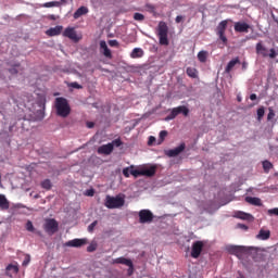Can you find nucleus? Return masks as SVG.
Returning a JSON list of instances; mask_svg holds the SVG:
<instances>
[{"label":"nucleus","mask_w":278,"mask_h":278,"mask_svg":"<svg viewBox=\"0 0 278 278\" xmlns=\"http://www.w3.org/2000/svg\"><path fill=\"white\" fill-rule=\"evenodd\" d=\"M55 114L60 117L67 118L71 114L68 100L64 97H58L54 100Z\"/></svg>","instance_id":"f257e3e1"},{"label":"nucleus","mask_w":278,"mask_h":278,"mask_svg":"<svg viewBox=\"0 0 278 278\" xmlns=\"http://www.w3.org/2000/svg\"><path fill=\"white\" fill-rule=\"evenodd\" d=\"M159 38H160V45L162 46H168V26L165 24V22H160L159 24Z\"/></svg>","instance_id":"f03ea898"},{"label":"nucleus","mask_w":278,"mask_h":278,"mask_svg":"<svg viewBox=\"0 0 278 278\" xmlns=\"http://www.w3.org/2000/svg\"><path fill=\"white\" fill-rule=\"evenodd\" d=\"M123 205H125V199L118 197L112 198L108 195L106 202H104V206H106L109 210L121 208Z\"/></svg>","instance_id":"7ed1b4c3"},{"label":"nucleus","mask_w":278,"mask_h":278,"mask_svg":"<svg viewBox=\"0 0 278 278\" xmlns=\"http://www.w3.org/2000/svg\"><path fill=\"white\" fill-rule=\"evenodd\" d=\"M189 113H190V110L187 109L186 105H180L175 109H172V112L169 113V115L165 117V121H174L176 116L180 114H182L184 116H188Z\"/></svg>","instance_id":"20e7f679"},{"label":"nucleus","mask_w":278,"mask_h":278,"mask_svg":"<svg viewBox=\"0 0 278 278\" xmlns=\"http://www.w3.org/2000/svg\"><path fill=\"white\" fill-rule=\"evenodd\" d=\"M112 264H122L124 266H127V275L128 277H131L135 271L134 263L130 258L127 257H116L113 260Z\"/></svg>","instance_id":"39448f33"},{"label":"nucleus","mask_w":278,"mask_h":278,"mask_svg":"<svg viewBox=\"0 0 278 278\" xmlns=\"http://www.w3.org/2000/svg\"><path fill=\"white\" fill-rule=\"evenodd\" d=\"M256 53L257 55H262L263 58L276 59L277 52L275 49H269V54H267V49L265 46L260 41L256 43Z\"/></svg>","instance_id":"423d86ee"},{"label":"nucleus","mask_w":278,"mask_h":278,"mask_svg":"<svg viewBox=\"0 0 278 278\" xmlns=\"http://www.w3.org/2000/svg\"><path fill=\"white\" fill-rule=\"evenodd\" d=\"M154 215L152 211L141 210L139 211V223L140 224H151L153 223Z\"/></svg>","instance_id":"0eeeda50"},{"label":"nucleus","mask_w":278,"mask_h":278,"mask_svg":"<svg viewBox=\"0 0 278 278\" xmlns=\"http://www.w3.org/2000/svg\"><path fill=\"white\" fill-rule=\"evenodd\" d=\"M205 247L202 240L194 241L191 248V256L197 260L201 256L202 250Z\"/></svg>","instance_id":"6e6552de"},{"label":"nucleus","mask_w":278,"mask_h":278,"mask_svg":"<svg viewBox=\"0 0 278 278\" xmlns=\"http://www.w3.org/2000/svg\"><path fill=\"white\" fill-rule=\"evenodd\" d=\"M63 37L68 38L74 42H79L83 39L81 36H78L77 31L73 27H66L63 31Z\"/></svg>","instance_id":"1a4fd4ad"},{"label":"nucleus","mask_w":278,"mask_h":278,"mask_svg":"<svg viewBox=\"0 0 278 278\" xmlns=\"http://www.w3.org/2000/svg\"><path fill=\"white\" fill-rule=\"evenodd\" d=\"M59 230V224L55 219H46L45 231L49 235H55Z\"/></svg>","instance_id":"9d476101"},{"label":"nucleus","mask_w":278,"mask_h":278,"mask_svg":"<svg viewBox=\"0 0 278 278\" xmlns=\"http://www.w3.org/2000/svg\"><path fill=\"white\" fill-rule=\"evenodd\" d=\"M86 243H88L87 239H74L65 242L64 247L66 248H83Z\"/></svg>","instance_id":"9b49d317"},{"label":"nucleus","mask_w":278,"mask_h":278,"mask_svg":"<svg viewBox=\"0 0 278 278\" xmlns=\"http://www.w3.org/2000/svg\"><path fill=\"white\" fill-rule=\"evenodd\" d=\"M228 252L231 254V255H235V256H242V254L245 252V248L244 247H240V245H229L228 247Z\"/></svg>","instance_id":"f8f14e48"},{"label":"nucleus","mask_w":278,"mask_h":278,"mask_svg":"<svg viewBox=\"0 0 278 278\" xmlns=\"http://www.w3.org/2000/svg\"><path fill=\"white\" fill-rule=\"evenodd\" d=\"M112 152H114L113 143L103 144L100 148H98V154L110 155L112 154Z\"/></svg>","instance_id":"ddd939ff"},{"label":"nucleus","mask_w":278,"mask_h":278,"mask_svg":"<svg viewBox=\"0 0 278 278\" xmlns=\"http://www.w3.org/2000/svg\"><path fill=\"white\" fill-rule=\"evenodd\" d=\"M185 149H186V144L181 143L180 147L170 149V150L166 151L165 154L169 157H176L177 155L182 153L185 151Z\"/></svg>","instance_id":"4468645a"},{"label":"nucleus","mask_w":278,"mask_h":278,"mask_svg":"<svg viewBox=\"0 0 278 278\" xmlns=\"http://www.w3.org/2000/svg\"><path fill=\"white\" fill-rule=\"evenodd\" d=\"M250 28H251V26L249 24L243 23V22H237L235 24V31L240 33V34L249 33Z\"/></svg>","instance_id":"2eb2a0df"},{"label":"nucleus","mask_w":278,"mask_h":278,"mask_svg":"<svg viewBox=\"0 0 278 278\" xmlns=\"http://www.w3.org/2000/svg\"><path fill=\"white\" fill-rule=\"evenodd\" d=\"M63 31V26H55L52 28H49L48 30H46V36L49 37H55V36H60Z\"/></svg>","instance_id":"dca6fc26"},{"label":"nucleus","mask_w":278,"mask_h":278,"mask_svg":"<svg viewBox=\"0 0 278 278\" xmlns=\"http://www.w3.org/2000/svg\"><path fill=\"white\" fill-rule=\"evenodd\" d=\"M240 64V59L235 58L228 62V65L225 67V74H230L236 65Z\"/></svg>","instance_id":"f3484780"},{"label":"nucleus","mask_w":278,"mask_h":278,"mask_svg":"<svg viewBox=\"0 0 278 278\" xmlns=\"http://www.w3.org/2000/svg\"><path fill=\"white\" fill-rule=\"evenodd\" d=\"M100 49H101V53L103 54V56H106L108 59H112V52L108 48L105 41H100Z\"/></svg>","instance_id":"a211bd4d"},{"label":"nucleus","mask_w":278,"mask_h":278,"mask_svg":"<svg viewBox=\"0 0 278 278\" xmlns=\"http://www.w3.org/2000/svg\"><path fill=\"white\" fill-rule=\"evenodd\" d=\"M257 240H269L270 239V230H265L264 228H262L261 230H258V233L256 236Z\"/></svg>","instance_id":"6ab92c4d"},{"label":"nucleus","mask_w":278,"mask_h":278,"mask_svg":"<svg viewBox=\"0 0 278 278\" xmlns=\"http://www.w3.org/2000/svg\"><path fill=\"white\" fill-rule=\"evenodd\" d=\"M142 175L147 177H153L155 175V172H157V166L152 165L149 168H141Z\"/></svg>","instance_id":"aec40b11"},{"label":"nucleus","mask_w":278,"mask_h":278,"mask_svg":"<svg viewBox=\"0 0 278 278\" xmlns=\"http://www.w3.org/2000/svg\"><path fill=\"white\" fill-rule=\"evenodd\" d=\"M89 13V9L87 7H79V9H77L74 13V18H80L83 15L88 14Z\"/></svg>","instance_id":"412c9836"},{"label":"nucleus","mask_w":278,"mask_h":278,"mask_svg":"<svg viewBox=\"0 0 278 278\" xmlns=\"http://www.w3.org/2000/svg\"><path fill=\"white\" fill-rule=\"evenodd\" d=\"M10 208V202L8 200V198H5L4 194L0 193V210L4 211V210H9Z\"/></svg>","instance_id":"4be33fe9"},{"label":"nucleus","mask_w":278,"mask_h":278,"mask_svg":"<svg viewBox=\"0 0 278 278\" xmlns=\"http://www.w3.org/2000/svg\"><path fill=\"white\" fill-rule=\"evenodd\" d=\"M227 20L222 21L217 26V35H225V31L227 30Z\"/></svg>","instance_id":"5701e85b"},{"label":"nucleus","mask_w":278,"mask_h":278,"mask_svg":"<svg viewBox=\"0 0 278 278\" xmlns=\"http://www.w3.org/2000/svg\"><path fill=\"white\" fill-rule=\"evenodd\" d=\"M245 202L250 205L262 206V201L260 198L247 197Z\"/></svg>","instance_id":"b1692460"},{"label":"nucleus","mask_w":278,"mask_h":278,"mask_svg":"<svg viewBox=\"0 0 278 278\" xmlns=\"http://www.w3.org/2000/svg\"><path fill=\"white\" fill-rule=\"evenodd\" d=\"M143 50L140 48H135L132 52H130V58L132 59H141L143 56Z\"/></svg>","instance_id":"393cba45"},{"label":"nucleus","mask_w":278,"mask_h":278,"mask_svg":"<svg viewBox=\"0 0 278 278\" xmlns=\"http://www.w3.org/2000/svg\"><path fill=\"white\" fill-rule=\"evenodd\" d=\"M236 218H240L241 220H250L253 218V215L247 214L244 212H237Z\"/></svg>","instance_id":"a878e982"},{"label":"nucleus","mask_w":278,"mask_h":278,"mask_svg":"<svg viewBox=\"0 0 278 278\" xmlns=\"http://www.w3.org/2000/svg\"><path fill=\"white\" fill-rule=\"evenodd\" d=\"M186 73L189 78H198V71L195 67H187Z\"/></svg>","instance_id":"bb28decb"},{"label":"nucleus","mask_w":278,"mask_h":278,"mask_svg":"<svg viewBox=\"0 0 278 278\" xmlns=\"http://www.w3.org/2000/svg\"><path fill=\"white\" fill-rule=\"evenodd\" d=\"M198 60L200 63H205L207 61V51H200L198 53Z\"/></svg>","instance_id":"cd10ccee"},{"label":"nucleus","mask_w":278,"mask_h":278,"mask_svg":"<svg viewBox=\"0 0 278 278\" xmlns=\"http://www.w3.org/2000/svg\"><path fill=\"white\" fill-rule=\"evenodd\" d=\"M262 165H263V170L266 174H269L270 169L273 168V164L269 161L265 160L263 161Z\"/></svg>","instance_id":"c85d7f7f"},{"label":"nucleus","mask_w":278,"mask_h":278,"mask_svg":"<svg viewBox=\"0 0 278 278\" xmlns=\"http://www.w3.org/2000/svg\"><path fill=\"white\" fill-rule=\"evenodd\" d=\"M41 188H43L45 190L49 191L52 189V182L49 179H45L41 181Z\"/></svg>","instance_id":"c756f323"},{"label":"nucleus","mask_w":278,"mask_h":278,"mask_svg":"<svg viewBox=\"0 0 278 278\" xmlns=\"http://www.w3.org/2000/svg\"><path fill=\"white\" fill-rule=\"evenodd\" d=\"M265 116L264 106L257 109V121H261Z\"/></svg>","instance_id":"7c9ffc66"},{"label":"nucleus","mask_w":278,"mask_h":278,"mask_svg":"<svg viewBox=\"0 0 278 278\" xmlns=\"http://www.w3.org/2000/svg\"><path fill=\"white\" fill-rule=\"evenodd\" d=\"M98 244L96 242H91L89 247H87V252L92 253L96 252Z\"/></svg>","instance_id":"2f4dec72"},{"label":"nucleus","mask_w":278,"mask_h":278,"mask_svg":"<svg viewBox=\"0 0 278 278\" xmlns=\"http://www.w3.org/2000/svg\"><path fill=\"white\" fill-rule=\"evenodd\" d=\"M20 66H21V64L17 63V64H15V66L11 67L9 70L10 74H12V75L18 74V70H16V68H18Z\"/></svg>","instance_id":"473e14b6"},{"label":"nucleus","mask_w":278,"mask_h":278,"mask_svg":"<svg viewBox=\"0 0 278 278\" xmlns=\"http://www.w3.org/2000/svg\"><path fill=\"white\" fill-rule=\"evenodd\" d=\"M130 175H132L134 177L143 176L142 169H132V170H130Z\"/></svg>","instance_id":"72a5a7b5"},{"label":"nucleus","mask_w":278,"mask_h":278,"mask_svg":"<svg viewBox=\"0 0 278 278\" xmlns=\"http://www.w3.org/2000/svg\"><path fill=\"white\" fill-rule=\"evenodd\" d=\"M134 20L138 22H142L144 20V15L141 13H135L134 14Z\"/></svg>","instance_id":"f704fd0d"},{"label":"nucleus","mask_w":278,"mask_h":278,"mask_svg":"<svg viewBox=\"0 0 278 278\" xmlns=\"http://www.w3.org/2000/svg\"><path fill=\"white\" fill-rule=\"evenodd\" d=\"M59 5V2H45L43 8L49 9Z\"/></svg>","instance_id":"c9c22d12"},{"label":"nucleus","mask_w":278,"mask_h":278,"mask_svg":"<svg viewBox=\"0 0 278 278\" xmlns=\"http://www.w3.org/2000/svg\"><path fill=\"white\" fill-rule=\"evenodd\" d=\"M26 230L30 232H35V226H33V223L30 220L26 224Z\"/></svg>","instance_id":"e433bc0d"},{"label":"nucleus","mask_w":278,"mask_h":278,"mask_svg":"<svg viewBox=\"0 0 278 278\" xmlns=\"http://www.w3.org/2000/svg\"><path fill=\"white\" fill-rule=\"evenodd\" d=\"M167 136H168V131L161 130V132H160V140H161V142H163Z\"/></svg>","instance_id":"4c0bfd02"},{"label":"nucleus","mask_w":278,"mask_h":278,"mask_svg":"<svg viewBox=\"0 0 278 278\" xmlns=\"http://www.w3.org/2000/svg\"><path fill=\"white\" fill-rule=\"evenodd\" d=\"M7 270H12L13 273H18V267L16 265H8Z\"/></svg>","instance_id":"58836bf2"},{"label":"nucleus","mask_w":278,"mask_h":278,"mask_svg":"<svg viewBox=\"0 0 278 278\" xmlns=\"http://www.w3.org/2000/svg\"><path fill=\"white\" fill-rule=\"evenodd\" d=\"M70 87L74 88V89H77V90H81L83 89V86L79 85L78 83H70Z\"/></svg>","instance_id":"ea45409f"},{"label":"nucleus","mask_w":278,"mask_h":278,"mask_svg":"<svg viewBox=\"0 0 278 278\" xmlns=\"http://www.w3.org/2000/svg\"><path fill=\"white\" fill-rule=\"evenodd\" d=\"M98 222L93 220L92 224H90L89 228L87 230L91 233L94 231V228L97 227Z\"/></svg>","instance_id":"a19ab883"},{"label":"nucleus","mask_w":278,"mask_h":278,"mask_svg":"<svg viewBox=\"0 0 278 278\" xmlns=\"http://www.w3.org/2000/svg\"><path fill=\"white\" fill-rule=\"evenodd\" d=\"M109 144H113V147H122L123 142L121 139H114L112 143Z\"/></svg>","instance_id":"79ce46f5"},{"label":"nucleus","mask_w":278,"mask_h":278,"mask_svg":"<svg viewBox=\"0 0 278 278\" xmlns=\"http://www.w3.org/2000/svg\"><path fill=\"white\" fill-rule=\"evenodd\" d=\"M217 36L219 37V40L224 42V45H227L228 39L225 34H217Z\"/></svg>","instance_id":"37998d69"},{"label":"nucleus","mask_w":278,"mask_h":278,"mask_svg":"<svg viewBox=\"0 0 278 278\" xmlns=\"http://www.w3.org/2000/svg\"><path fill=\"white\" fill-rule=\"evenodd\" d=\"M267 214H268L269 216H273V215L278 216V207L268 210V211H267Z\"/></svg>","instance_id":"c03bdc74"},{"label":"nucleus","mask_w":278,"mask_h":278,"mask_svg":"<svg viewBox=\"0 0 278 278\" xmlns=\"http://www.w3.org/2000/svg\"><path fill=\"white\" fill-rule=\"evenodd\" d=\"M274 117H275V112L271 109H269L267 121H271Z\"/></svg>","instance_id":"a18cd8bd"},{"label":"nucleus","mask_w":278,"mask_h":278,"mask_svg":"<svg viewBox=\"0 0 278 278\" xmlns=\"http://www.w3.org/2000/svg\"><path fill=\"white\" fill-rule=\"evenodd\" d=\"M109 46H111L112 48H117L118 42L116 40H111V41H109Z\"/></svg>","instance_id":"49530a36"},{"label":"nucleus","mask_w":278,"mask_h":278,"mask_svg":"<svg viewBox=\"0 0 278 278\" xmlns=\"http://www.w3.org/2000/svg\"><path fill=\"white\" fill-rule=\"evenodd\" d=\"M237 227H239L240 229L244 230V231H248L249 230V227L244 224H238Z\"/></svg>","instance_id":"de8ad7c7"},{"label":"nucleus","mask_w":278,"mask_h":278,"mask_svg":"<svg viewBox=\"0 0 278 278\" xmlns=\"http://www.w3.org/2000/svg\"><path fill=\"white\" fill-rule=\"evenodd\" d=\"M129 174H130L129 168L123 169V175H124L125 178H128Z\"/></svg>","instance_id":"09e8293b"},{"label":"nucleus","mask_w":278,"mask_h":278,"mask_svg":"<svg viewBox=\"0 0 278 278\" xmlns=\"http://www.w3.org/2000/svg\"><path fill=\"white\" fill-rule=\"evenodd\" d=\"M29 263H30V256L27 255L26 258H24V261H23V266H26Z\"/></svg>","instance_id":"8fccbe9b"},{"label":"nucleus","mask_w":278,"mask_h":278,"mask_svg":"<svg viewBox=\"0 0 278 278\" xmlns=\"http://www.w3.org/2000/svg\"><path fill=\"white\" fill-rule=\"evenodd\" d=\"M175 21L177 24L181 23L184 21V15H177Z\"/></svg>","instance_id":"3c124183"},{"label":"nucleus","mask_w":278,"mask_h":278,"mask_svg":"<svg viewBox=\"0 0 278 278\" xmlns=\"http://www.w3.org/2000/svg\"><path fill=\"white\" fill-rule=\"evenodd\" d=\"M47 18H48L49 21H56L59 17L55 16V15H53V14H51V15H48Z\"/></svg>","instance_id":"603ef678"},{"label":"nucleus","mask_w":278,"mask_h":278,"mask_svg":"<svg viewBox=\"0 0 278 278\" xmlns=\"http://www.w3.org/2000/svg\"><path fill=\"white\" fill-rule=\"evenodd\" d=\"M247 67H249V63H248V62H242V63H241V68H242V71H245Z\"/></svg>","instance_id":"864d4df0"},{"label":"nucleus","mask_w":278,"mask_h":278,"mask_svg":"<svg viewBox=\"0 0 278 278\" xmlns=\"http://www.w3.org/2000/svg\"><path fill=\"white\" fill-rule=\"evenodd\" d=\"M93 195H94V191L93 190L87 191V197H93Z\"/></svg>","instance_id":"5fc2aeb1"},{"label":"nucleus","mask_w":278,"mask_h":278,"mask_svg":"<svg viewBox=\"0 0 278 278\" xmlns=\"http://www.w3.org/2000/svg\"><path fill=\"white\" fill-rule=\"evenodd\" d=\"M250 99H251V101H255V100H256V94H255V93H252V94L250 96Z\"/></svg>","instance_id":"6e6d98bb"},{"label":"nucleus","mask_w":278,"mask_h":278,"mask_svg":"<svg viewBox=\"0 0 278 278\" xmlns=\"http://www.w3.org/2000/svg\"><path fill=\"white\" fill-rule=\"evenodd\" d=\"M154 141H155V138L151 136V137L149 138V144H152Z\"/></svg>","instance_id":"4d7b16f0"},{"label":"nucleus","mask_w":278,"mask_h":278,"mask_svg":"<svg viewBox=\"0 0 278 278\" xmlns=\"http://www.w3.org/2000/svg\"><path fill=\"white\" fill-rule=\"evenodd\" d=\"M237 278H244V275L242 273H239V277Z\"/></svg>","instance_id":"13d9d810"},{"label":"nucleus","mask_w":278,"mask_h":278,"mask_svg":"<svg viewBox=\"0 0 278 278\" xmlns=\"http://www.w3.org/2000/svg\"><path fill=\"white\" fill-rule=\"evenodd\" d=\"M89 128H93V123H89Z\"/></svg>","instance_id":"bf43d9fd"},{"label":"nucleus","mask_w":278,"mask_h":278,"mask_svg":"<svg viewBox=\"0 0 278 278\" xmlns=\"http://www.w3.org/2000/svg\"><path fill=\"white\" fill-rule=\"evenodd\" d=\"M0 187H2V185H1V174H0Z\"/></svg>","instance_id":"052dcab7"},{"label":"nucleus","mask_w":278,"mask_h":278,"mask_svg":"<svg viewBox=\"0 0 278 278\" xmlns=\"http://www.w3.org/2000/svg\"><path fill=\"white\" fill-rule=\"evenodd\" d=\"M61 1L65 2L66 0H61Z\"/></svg>","instance_id":"680f3d73"},{"label":"nucleus","mask_w":278,"mask_h":278,"mask_svg":"<svg viewBox=\"0 0 278 278\" xmlns=\"http://www.w3.org/2000/svg\"><path fill=\"white\" fill-rule=\"evenodd\" d=\"M276 176L278 177V173H276Z\"/></svg>","instance_id":"e2e57ef3"}]
</instances>
